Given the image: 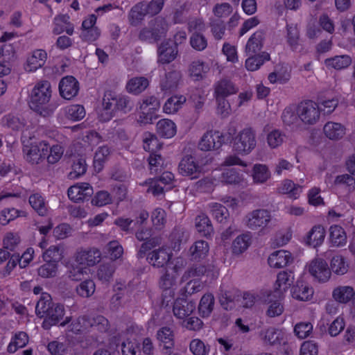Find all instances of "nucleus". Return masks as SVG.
Returning a JSON list of instances; mask_svg holds the SVG:
<instances>
[{"label": "nucleus", "instance_id": "b1692460", "mask_svg": "<svg viewBox=\"0 0 355 355\" xmlns=\"http://www.w3.org/2000/svg\"><path fill=\"white\" fill-rule=\"evenodd\" d=\"M182 78L180 71L172 70L165 74L160 81V87L162 91H171L176 89Z\"/></svg>", "mask_w": 355, "mask_h": 355}, {"label": "nucleus", "instance_id": "4d7b16f0", "mask_svg": "<svg viewBox=\"0 0 355 355\" xmlns=\"http://www.w3.org/2000/svg\"><path fill=\"white\" fill-rule=\"evenodd\" d=\"M189 235L184 228L180 227H175L170 235V239L173 243V248L175 249L185 243L188 239Z\"/></svg>", "mask_w": 355, "mask_h": 355}, {"label": "nucleus", "instance_id": "8fccbe9b", "mask_svg": "<svg viewBox=\"0 0 355 355\" xmlns=\"http://www.w3.org/2000/svg\"><path fill=\"white\" fill-rule=\"evenodd\" d=\"M144 148L148 152H155L160 148L159 141L155 135L145 132L142 135Z\"/></svg>", "mask_w": 355, "mask_h": 355}, {"label": "nucleus", "instance_id": "338daca9", "mask_svg": "<svg viewBox=\"0 0 355 355\" xmlns=\"http://www.w3.org/2000/svg\"><path fill=\"white\" fill-rule=\"evenodd\" d=\"M3 243L6 250L15 251L20 243V238L16 233L8 232L5 236Z\"/></svg>", "mask_w": 355, "mask_h": 355}, {"label": "nucleus", "instance_id": "6e6d98bb", "mask_svg": "<svg viewBox=\"0 0 355 355\" xmlns=\"http://www.w3.org/2000/svg\"><path fill=\"white\" fill-rule=\"evenodd\" d=\"M208 70V66L204 62L199 60L193 61L189 68L191 76L196 78V80L202 79Z\"/></svg>", "mask_w": 355, "mask_h": 355}, {"label": "nucleus", "instance_id": "09e8293b", "mask_svg": "<svg viewBox=\"0 0 355 355\" xmlns=\"http://www.w3.org/2000/svg\"><path fill=\"white\" fill-rule=\"evenodd\" d=\"M116 102V111H119L123 114L131 112L135 106L134 101L125 95H117Z\"/></svg>", "mask_w": 355, "mask_h": 355}, {"label": "nucleus", "instance_id": "052dcab7", "mask_svg": "<svg viewBox=\"0 0 355 355\" xmlns=\"http://www.w3.org/2000/svg\"><path fill=\"white\" fill-rule=\"evenodd\" d=\"M89 328H93L101 332H105L109 329V322L103 315H96L95 317L89 316Z\"/></svg>", "mask_w": 355, "mask_h": 355}, {"label": "nucleus", "instance_id": "f704fd0d", "mask_svg": "<svg viewBox=\"0 0 355 355\" xmlns=\"http://www.w3.org/2000/svg\"><path fill=\"white\" fill-rule=\"evenodd\" d=\"M46 59V53L42 49H37L33 51L32 55L27 60L28 71H33L42 67Z\"/></svg>", "mask_w": 355, "mask_h": 355}, {"label": "nucleus", "instance_id": "37998d69", "mask_svg": "<svg viewBox=\"0 0 355 355\" xmlns=\"http://www.w3.org/2000/svg\"><path fill=\"white\" fill-rule=\"evenodd\" d=\"M148 85V80L144 77H136L130 79L126 88L129 92L136 94L142 92Z\"/></svg>", "mask_w": 355, "mask_h": 355}, {"label": "nucleus", "instance_id": "a211bd4d", "mask_svg": "<svg viewBox=\"0 0 355 355\" xmlns=\"http://www.w3.org/2000/svg\"><path fill=\"white\" fill-rule=\"evenodd\" d=\"M64 315V306L60 304H55L49 311L42 322V327L49 329L53 325L58 324L62 319Z\"/></svg>", "mask_w": 355, "mask_h": 355}, {"label": "nucleus", "instance_id": "f8f14e48", "mask_svg": "<svg viewBox=\"0 0 355 355\" xmlns=\"http://www.w3.org/2000/svg\"><path fill=\"white\" fill-rule=\"evenodd\" d=\"M93 193V188L87 182L76 184L70 187L67 191L69 199L74 202H80L87 200Z\"/></svg>", "mask_w": 355, "mask_h": 355}, {"label": "nucleus", "instance_id": "49530a36", "mask_svg": "<svg viewBox=\"0 0 355 355\" xmlns=\"http://www.w3.org/2000/svg\"><path fill=\"white\" fill-rule=\"evenodd\" d=\"M286 135L279 130H273L267 135L266 141L268 146L275 149L280 146L285 141Z\"/></svg>", "mask_w": 355, "mask_h": 355}, {"label": "nucleus", "instance_id": "2eb2a0df", "mask_svg": "<svg viewBox=\"0 0 355 355\" xmlns=\"http://www.w3.org/2000/svg\"><path fill=\"white\" fill-rule=\"evenodd\" d=\"M178 52L176 44H173L171 41H164L157 49L158 62L162 64L170 63L176 58Z\"/></svg>", "mask_w": 355, "mask_h": 355}, {"label": "nucleus", "instance_id": "412c9836", "mask_svg": "<svg viewBox=\"0 0 355 355\" xmlns=\"http://www.w3.org/2000/svg\"><path fill=\"white\" fill-rule=\"evenodd\" d=\"M286 42L293 51H300L302 45L300 44V31L297 25L295 24H287L286 26Z\"/></svg>", "mask_w": 355, "mask_h": 355}, {"label": "nucleus", "instance_id": "bb28decb", "mask_svg": "<svg viewBox=\"0 0 355 355\" xmlns=\"http://www.w3.org/2000/svg\"><path fill=\"white\" fill-rule=\"evenodd\" d=\"M259 335L265 343L271 345H279L284 339L283 332L273 327L262 330Z\"/></svg>", "mask_w": 355, "mask_h": 355}, {"label": "nucleus", "instance_id": "1a4fd4ad", "mask_svg": "<svg viewBox=\"0 0 355 355\" xmlns=\"http://www.w3.org/2000/svg\"><path fill=\"white\" fill-rule=\"evenodd\" d=\"M179 269L180 267L175 265L172 268L171 272L166 270L164 275L161 277L159 286L163 290L162 296L164 300L166 299L168 297H173L175 295L173 286H175Z\"/></svg>", "mask_w": 355, "mask_h": 355}, {"label": "nucleus", "instance_id": "4be33fe9", "mask_svg": "<svg viewBox=\"0 0 355 355\" xmlns=\"http://www.w3.org/2000/svg\"><path fill=\"white\" fill-rule=\"evenodd\" d=\"M149 106L150 107L149 108V110H157L160 106L159 100L153 96L147 97L146 98L143 100L140 105V110H141V113L139 116L140 121L142 123H152L153 116L151 113L146 112L144 111Z\"/></svg>", "mask_w": 355, "mask_h": 355}, {"label": "nucleus", "instance_id": "39448f33", "mask_svg": "<svg viewBox=\"0 0 355 355\" xmlns=\"http://www.w3.org/2000/svg\"><path fill=\"white\" fill-rule=\"evenodd\" d=\"M297 116L304 124L313 125L320 119V110L318 105L312 101L301 102L297 107Z\"/></svg>", "mask_w": 355, "mask_h": 355}, {"label": "nucleus", "instance_id": "7ed1b4c3", "mask_svg": "<svg viewBox=\"0 0 355 355\" xmlns=\"http://www.w3.org/2000/svg\"><path fill=\"white\" fill-rule=\"evenodd\" d=\"M256 146V132L252 128H243L233 138V150L239 155L250 154Z\"/></svg>", "mask_w": 355, "mask_h": 355}, {"label": "nucleus", "instance_id": "bf43d9fd", "mask_svg": "<svg viewBox=\"0 0 355 355\" xmlns=\"http://www.w3.org/2000/svg\"><path fill=\"white\" fill-rule=\"evenodd\" d=\"M330 270L337 275H344L347 272L348 265L345 263L343 257L336 255L331 259Z\"/></svg>", "mask_w": 355, "mask_h": 355}, {"label": "nucleus", "instance_id": "680f3d73", "mask_svg": "<svg viewBox=\"0 0 355 355\" xmlns=\"http://www.w3.org/2000/svg\"><path fill=\"white\" fill-rule=\"evenodd\" d=\"M58 264L45 261V263L37 269V274L42 278H51L56 275Z\"/></svg>", "mask_w": 355, "mask_h": 355}, {"label": "nucleus", "instance_id": "5fc2aeb1", "mask_svg": "<svg viewBox=\"0 0 355 355\" xmlns=\"http://www.w3.org/2000/svg\"><path fill=\"white\" fill-rule=\"evenodd\" d=\"M95 287V284L92 279H86L76 286V291L79 296L89 297L94 294Z\"/></svg>", "mask_w": 355, "mask_h": 355}, {"label": "nucleus", "instance_id": "f257e3e1", "mask_svg": "<svg viewBox=\"0 0 355 355\" xmlns=\"http://www.w3.org/2000/svg\"><path fill=\"white\" fill-rule=\"evenodd\" d=\"M51 96L50 83L47 80H41L35 85L31 92L29 107L40 115L47 116L53 112V110L48 105Z\"/></svg>", "mask_w": 355, "mask_h": 355}, {"label": "nucleus", "instance_id": "ddd939ff", "mask_svg": "<svg viewBox=\"0 0 355 355\" xmlns=\"http://www.w3.org/2000/svg\"><path fill=\"white\" fill-rule=\"evenodd\" d=\"M59 91L62 97L70 100L78 94L79 83L73 76H67L60 81Z\"/></svg>", "mask_w": 355, "mask_h": 355}, {"label": "nucleus", "instance_id": "f03ea898", "mask_svg": "<svg viewBox=\"0 0 355 355\" xmlns=\"http://www.w3.org/2000/svg\"><path fill=\"white\" fill-rule=\"evenodd\" d=\"M168 30V24L166 19L157 17L150 20L148 26L141 28L138 37L142 42L155 43L164 37Z\"/></svg>", "mask_w": 355, "mask_h": 355}, {"label": "nucleus", "instance_id": "dca6fc26", "mask_svg": "<svg viewBox=\"0 0 355 355\" xmlns=\"http://www.w3.org/2000/svg\"><path fill=\"white\" fill-rule=\"evenodd\" d=\"M214 96L224 97L236 94L239 92V87L228 78H222L216 81L214 85Z\"/></svg>", "mask_w": 355, "mask_h": 355}, {"label": "nucleus", "instance_id": "423d86ee", "mask_svg": "<svg viewBox=\"0 0 355 355\" xmlns=\"http://www.w3.org/2000/svg\"><path fill=\"white\" fill-rule=\"evenodd\" d=\"M135 236L139 241H144L137 253L139 258H143L147 251L161 244V238L159 236L152 237V230L149 228L138 230Z\"/></svg>", "mask_w": 355, "mask_h": 355}, {"label": "nucleus", "instance_id": "774afa93", "mask_svg": "<svg viewBox=\"0 0 355 355\" xmlns=\"http://www.w3.org/2000/svg\"><path fill=\"white\" fill-rule=\"evenodd\" d=\"M222 181L230 184H237L242 180V177L234 168L225 170L222 173Z\"/></svg>", "mask_w": 355, "mask_h": 355}, {"label": "nucleus", "instance_id": "e433bc0d", "mask_svg": "<svg viewBox=\"0 0 355 355\" xmlns=\"http://www.w3.org/2000/svg\"><path fill=\"white\" fill-rule=\"evenodd\" d=\"M196 227L202 236H209L214 232V228L209 218L205 214L196 218Z\"/></svg>", "mask_w": 355, "mask_h": 355}, {"label": "nucleus", "instance_id": "393cba45", "mask_svg": "<svg viewBox=\"0 0 355 355\" xmlns=\"http://www.w3.org/2000/svg\"><path fill=\"white\" fill-rule=\"evenodd\" d=\"M324 237V228L322 225H315L309 232L304 241L306 245L315 248L323 243Z\"/></svg>", "mask_w": 355, "mask_h": 355}, {"label": "nucleus", "instance_id": "e2e57ef3", "mask_svg": "<svg viewBox=\"0 0 355 355\" xmlns=\"http://www.w3.org/2000/svg\"><path fill=\"white\" fill-rule=\"evenodd\" d=\"M44 261H51L55 264L62 259V250L58 245H51L43 254Z\"/></svg>", "mask_w": 355, "mask_h": 355}, {"label": "nucleus", "instance_id": "13d9d810", "mask_svg": "<svg viewBox=\"0 0 355 355\" xmlns=\"http://www.w3.org/2000/svg\"><path fill=\"white\" fill-rule=\"evenodd\" d=\"M250 237L248 235L243 234L238 236L232 243V252L235 254H240L248 249L250 245Z\"/></svg>", "mask_w": 355, "mask_h": 355}, {"label": "nucleus", "instance_id": "a18cd8bd", "mask_svg": "<svg viewBox=\"0 0 355 355\" xmlns=\"http://www.w3.org/2000/svg\"><path fill=\"white\" fill-rule=\"evenodd\" d=\"M268 297L270 304L267 310V315L270 318L280 315L284 311V306L280 302L282 299L275 297L272 295V292L268 294Z\"/></svg>", "mask_w": 355, "mask_h": 355}, {"label": "nucleus", "instance_id": "aec40b11", "mask_svg": "<svg viewBox=\"0 0 355 355\" xmlns=\"http://www.w3.org/2000/svg\"><path fill=\"white\" fill-rule=\"evenodd\" d=\"M293 261L291 254L288 251L278 250L270 255L268 259L269 266L274 268H281L286 266Z\"/></svg>", "mask_w": 355, "mask_h": 355}, {"label": "nucleus", "instance_id": "473e14b6", "mask_svg": "<svg viewBox=\"0 0 355 355\" xmlns=\"http://www.w3.org/2000/svg\"><path fill=\"white\" fill-rule=\"evenodd\" d=\"M354 295V290L349 286H338L333 291V297L340 303L346 304L351 300H353Z\"/></svg>", "mask_w": 355, "mask_h": 355}, {"label": "nucleus", "instance_id": "864d4df0", "mask_svg": "<svg viewBox=\"0 0 355 355\" xmlns=\"http://www.w3.org/2000/svg\"><path fill=\"white\" fill-rule=\"evenodd\" d=\"M26 159L32 164H38L42 160L40 151L36 144L26 146L23 148Z\"/></svg>", "mask_w": 355, "mask_h": 355}, {"label": "nucleus", "instance_id": "72a5a7b5", "mask_svg": "<svg viewBox=\"0 0 355 355\" xmlns=\"http://www.w3.org/2000/svg\"><path fill=\"white\" fill-rule=\"evenodd\" d=\"M148 15L144 7V3L139 2L135 5L128 14V20L132 26H136L144 19V17Z\"/></svg>", "mask_w": 355, "mask_h": 355}, {"label": "nucleus", "instance_id": "c85d7f7f", "mask_svg": "<svg viewBox=\"0 0 355 355\" xmlns=\"http://www.w3.org/2000/svg\"><path fill=\"white\" fill-rule=\"evenodd\" d=\"M215 299L212 294L206 293L200 299L198 304V313L202 318H208L214 307Z\"/></svg>", "mask_w": 355, "mask_h": 355}, {"label": "nucleus", "instance_id": "0e129e2a", "mask_svg": "<svg viewBox=\"0 0 355 355\" xmlns=\"http://www.w3.org/2000/svg\"><path fill=\"white\" fill-rule=\"evenodd\" d=\"M211 32L215 40H220L225 33V24L221 19H212L210 22Z\"/></svg>", "mask_w": 355, "mask_h": 355}, {"label": "nucleus", "instance_id": "a878e982", "mask_svg": "<svg viewBox=\"0 0 355 355\" xmlns=\"http://www.w3.org/2000/svg\"><path fill=\"white\" fill-rule=\"evenodd\" d=\"M324 133L327 137L331 140L341 139L345 134V128L340 123L327 122L323 128Z\"/></svg>", "mask_w": 355, "mask_h": 355}, {"label": "nucleus", "instance_id": "4468645a", "mask_svg": "<svg viewBox=\"0 0 355 355\" xmlns=\"http://www.w3.org/2000/svg\"><path fill=\"white\" fill-rule=\"evenodd\" d=\"M294 275L291 271H282L277 275L275 288L272 295L279 299H283L284 293L293 284Z\"/></svg>", "mask_w": 355, "mask_h": 355}, {"label": "nucleus", "instance_id": "69168bd1", "mask_svg": "<svg viewBox=\"0 0 355 355\" xmlns=\"http://www.w3.org/2000/svg\"><path fill=\"white\" fill-rule=\"evenodd\" d=\"M190 44L196 51H203L207 46L206 37L201 33L195 32L190 37Z\"/></svg>", "mask_w": 355, "mask_h": 355}, {"label": "nucleus", "instance_id": "c756f323", "mask_svg": "<svg viewBox=\"0 0 355 355\" xmlns=\"http://www.w3.org/2000/svg\"><path fill=\"white\" fill-rule=\"evenodd\" d=\"M157 134L164 138H171L176 133V125L175 123L169 119L159 120L157 123Z\"/></svg>", "mask_w": 355, "mask_h": 355}, {"label": "nucleus", "instance_id": "f3484780", "mask_svg": "<svg viewBox=\"0 0 355 355\" xmlns=\"http://www.w3.org/2000/svg\"><path fill=\"white\" fill-rule=\"evenodd\" d=\"M196 309V303L186 299L178 298L173 304L174 315L180 319H184L190 315Z\"/></svg>", "mask_w": 355, "mask_h": 355}, {"label": "nucleus", "instance_id": "20e7f679", "mask_svg": "<svg viewBox=\"0 0 355 355\" xmlns=\"http://www.w3.org/2000/svg\"><path fill=\"white\" fill-rule=\"evenodd\" d=\"M272 215L265 209H257L249 212L244 218L245 226L251 230L262 232L270 227Z\"/></svg>", "mask_w": 355, "mask_h": 355}, {"label": "nucleus", "instance_id": "4c0bfd02", "mask_svg": "<svg viewBox=\"0 0 355 355\" xmlns=\"http://www.w3.org/2000/svg\"><path fill=\"white\" fill-rule=\"evenodd\" d=\"M292 293L293 298L301 301H307L313 295V291L304 283L297 282V285L293 288Z\"/></svg>", "mask_w": 355, "mask_h": 355}, {"label": "nucleus", "instance_id": "de8ad7c7", "mask_svg": "<svg viewBox=\"0 0 355 355\" xmlns=\"http://www.w3.org/2000/svg\"><path fill=\"white\" fill-rule=\"evenodd\" d=\"M252 171L253 180L255 182L263 183L266 182L270 176L268 167L264 164H254Z\"/></svg>", "mask_w": 355, "mask_h": 355}, {"label": "nucleus", "instance_id": "7c9ffc66", "mask_svg": "<svg viewBox=\"0 0 355 355\" xmlns=\"http://www.w3.org/2000/svg\"><path fill=\"white\" fill-rule=\"evenodd\" d=\"M327 67L341 70L348 67L352 64V58L347 55H336L327 58L324 60Z\"/></svg>", "mask_w": 355, "mask_h": 355}, {"label": "nucleus", "instance_id": "603ef678", "mask_svg": "<svg viewBox=\"0 0 355 355\" xmlns=\"http://www.w3.org/2000/svg\"><path fill=\"white\" fill-rule=\"evenodd\" d=\"M87 267L78 264L73 263L71 265L69 271L68 277L72 281H81L84 279L85 275H87Z\"/></svg>", "mask_w": 355, "mask_h": 355}, {"label": "nucleus", "instance_id": "5701e85b", "mask_svg": "<svg viewBox=\"0 0 355 355\" xmlns=\"http://www.w3.org/2000/svg\"><path fill=\"white\" fill-rule=\"evenodd\" d=\"M168 252L164 248L153 250L147 256L148 263L153 267L162 268L170 260Z\"/></svg>", "mask_w": 355, "mask_h": 355}, {"label": "nucleus", "instance_id": "a19ab883", "mask_svg": "<svg viewBox=\"0 0 355 355\" xmlns=\"http://www.w3.org/2000/svg\"><path fill=\"white\" fill-rule=\"evenodd\" d=\"M55 304L52 302L51 297L48 294H43L38 300L35 306V313L40 318H44L46 315L49 311Z\"/></svg>", "mask_w": 355, "mask_h": 355}, {"label": "nucleus", "instance_id": "cd10ccee", "mask_svg": "<svg viewBox=\"0 0 355 355\" xmlns=\"http://www.w3.org/2000/svg\"><path fill=\"white\" fill-rule=\"evenodd\" d=\"M116 265L113 261L101 264L97 270L96 276L102 283H108L113 279Z\"/></svg>", "mask_w": 355, "mask_h": 355}, {"label": "nucleus", "instance_id": "ea45409f", "mask_svg": "<svg viewBox=\"0 0 355 355\" xmlns=\"http://www.w3.org/2000/svg\"><path fill=\"white\" fill-rule=\"evenodd\" d=\"M208 252L209 245L207 242L202 240L195 242L189 249L190 256L194 260L205 257Z\"/></svg>", "mask_w": 355, "mask_h": 355}, {"label": "nucleus", "instance_id": "79ce46f5", "mask_svg": "<svg viewBox=\"0 0 355 355\" xmlns=\"http://www.w3.org/2000/svg\"><path fill=\"white\" fill-rule=\"evenodd\" d=\"M157 338L164 343V348L167 350L171 349L174 345V335L171 328L164 327L160 328L157 332Z\"/></svg>", "mask_w": 355, "mask_h": 355}, {"label": "nucleus", "instance_id": "9b49d317", "mask_svg": "<svg viewBox=\"0 0 355 355\" xmlns=\"http://www.w3.org/2000/svg\"><path fill=\"white\" fill-rule=\"evenodd\" d=\"M101 252L97 248L81 249L75 256V261L85 266H93L101 260Z\"/></svg>", "mask_w": 355, "mask_h": 355}, {"label": "nucleus", "instance_id": "3c124183", "mask_svg": "<svg viewBox=\"0 0 355 355\" xmlns=\"http://www.w3.org/2000/svg\"><path fill=\"white\" fill-rule=\"evenodd\" d=\"M29 203L33 209L40 215L44 216L47 212L43 197L38 194L34 193L29 197Z\"/></svg>", "mask_w": 355, "mask_h": 355}, {"label": "nucleus", "instance_id": "c03bdc74", "mask_svg": "<svg viewBox=\"0 0 355 355\" xmlns=\"http://www.w3.org/2000/svg\"><path fill=\"white\" fill-rule=\"evenodd\" d=\"M279 192L284 194H288L290 198L296 199L302 191V187L295 184L289 180L284 181L282 186L279 189Z\"/></svg>", "mask_w": 355, "mask_h": 355}, {"label": "nucleus", "instance_id": "6ab92c4d", "mask_svg": "<svg viewBox=\"0 0 355 355\" xmlns=\"http://www.w3.org/2000/svg\"><path fill=\"white\" fill-rule=\"evenodd\" d=\"M266 33L262 30L256 31L248 40L245 46V52L248 55L259 54V52L263 46Z\"/></svg>", "mask_w": 355, "mask_h": 355}, {"label": "nucleus", "instance_id": "58836bf2", "mask_svg": "<svg viewBox=\"0 0 355 355\" xmlns=\"http://www.w3.org/2000/svg\"><path fill=\"white\" fill-rule=\"evenodd\" d=\"M186 100V97L183 95L173 96L166 101L163 110L166 114H173L181 108Z\"/></svg>", "mask_w": 355, "mask_h": 355}, {"label": "nucleus", "instance_id": "2f4dec72", "mask_svg": "<svg viewBox=\"0 0 355 355\" xmlns=\"http://www.w3.org/2000/svg\"><path fill=\"white\" fill-rule=\"evenodd\" d=\"M330 241L336 247L343 246L347 243V235L340 225H331L329 228Z\"/></svg>", "mask_w": 355, "mask_h": 355}, {"label": "nucleus", "instance_id": "c9c22d12", "mask_svg": "<svg viewBox=\"0 0 355 355\" xmlns=\"http://www.w3.org/2000/svg\"><path fill=\"white\" fill-rule=\"evenodd\" d=\"M245 60V67L248 71L257 70L265 61L270 60V55L267 52H261L260 54L249 55Z\"/></svg>", "mask_w": 355, "mask_h": 355}, {"label": "nucleus", "instance_id": "0eeeda50", "mask_svg": "<svg viewBox=\"0 0 355 355\" xmlns=\"http://www.w3.org/2000/svg\"><path fill=\"white\" fill-rule=\"evenodd\" d=\"M178 171L184 176L189 177L191 179H197L202 172V167L198 164L194 157L186 155L179 163Z\"/></svg>", "mask_w": 355, "mask_h": 355}, {"label": "nucleus", "instance_id": "6e6552de", "mask_svg": "<svg viewBox=\"0 0 355 355\" xmlns=\"http://www.w3.org/2000/svg\"><path fill=\"white\" fill-rule=\"evenodd\" d=\"M224 143V136L219 131H208L202 137L198 146L204 151L217 150L220 148Z\"/></svg>", "mask_w": 355, "mask_h": 355}, {"label": "nucleus", "instance_id": "9d476101", "mask_svg": "<svg viewBox=\"0 0 355 355\" xmlns=\"http://www.w3.org/2000/svg\"><path fill=\"white\" fill-rule=\"evenodd\" d=\"M309 271L320 282H327L331 274L326 261L320 258H316L311 261L309 266Z\"/></svg>", "mask_w": 355, "mask_h": 355}]
</instances>
